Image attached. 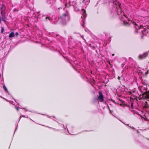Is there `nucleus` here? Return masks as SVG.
I'll list each match as a JSON object with an SVG mask.
<instances>
[{
    "mask_svg": "<svg viewBox=\"0 0 149 149\" xmlns=\"http://www.w3.org/2000/svg\"><path fill=\"white\" fill-rule=\"evenodd\" d=\"M148 55V53H145L143 54V55H140L139 56V58L140 59H142L145 58Z\"/></svg>",
    "mask_w": 149,
    "mask_h": 149,
    "instance_id": "f03ea898",
    "label": "nucleus"
},
{
    "mask_svg": "<svg viewBox=\"0 0 149 149\" xmlns=\"http://www.w3.org/2000/svg\"><path fill=\"white\" fill-rule=\"evenodd\" d=\"M143 26H142V27L141 28V29L140 30V32L141 31L142 32V33L144 35L145 34V32H146V30L144 29H143Z\"/></svg>",
    "mask_w": 149,
    "mask_h": 149,
    "instance_id": "39448f33",
    "label": "nucleus"
},
{
    "mask_svg": "<svg viewBox=\"0 0 149 149\" xmlns=\"http://www.w3.org/2000/svg\"><path fill=\"white\" fill-rule=\"evenodd\" d=\"M15 34H16V36H18L19 35V34L18 32H16L15 33Z\"/></svg>",
    "mask_w": 149,
    "mask_h": 149,
    "instance_id": "9b49d317",
    "label": "nucleus"
},
{
    "mask_svg": "<svg viewBox=\"0 0 149 149\" xmlns=\"http://www.w3.org/2000/svg\"><path fill=\"white\" fill-rule=\"evenodd\" d=\"M142 26L141 25H139L137 24H136L134 26V27L135 28L139 31V32H140V29H141Z\"/></svg>",
    "mask_w": 149,
    "mask_h": 149,
    "instance_id": "7ed1b4c3",
    "label": "nucleus"
},
{
    "mask_svg": "<svg viewBox=\"0 0 149 149\" xmlns=\"http://www.w3.org/2000/svg\"><path fill=\"white\" fill-rule=\"evenodd\" d=\"M15 108H16L17 109V111H18V108H17V107H16Z\"/></svg>",
    "mask_w": 149,
    "mask_h": 149,
    "instance_id": "f8f14e48",
    "label": "nucleus"
},
{
    "mask_svg": "<svg viewBox=\"0 0 149 149\" xmlns=\"http://www.w3.org/2000/svg\"><path fill=\"white\" fill-rule=\"evenodd\" d=\"M14 37V32H11L9 35V38H11Z\"/></svg>",
    "mask_w": 149,
    "mask_h": 149,
    "instance_id": "20e7f679",
    "label": "nucleus"
},
{
    "mask_svg": "<svg viewBox=\"0 0 149 149\" xmlns=\"http://www.w3.org/2000/svg\"><path fill=\"white\" fill-rule=\"evenodd\" d=\"M148 97L149 98V95H148Z\"/></svg>",
    "mask_w": 149,
    "mask_h": 149,
    "instance_id": "f3484780",
    "label": "nucleus"
},
{
    "mask_svg": "<svg viewBox=\"0 0 149 149\" xmlns=\"http://www.w3.org/2000/svg\"><path fill=\"white\" fill-rule=\"evenodd\" d=\"M4 31V29L3 27H2L1 29V33H3Z\"/></svg>",
    "mask_w": 149,
    "mask_h": 149,
    "instance_id": "1a4fd4ad",
    "label": "nucleus"
},
{
    "mask_svg": "<svg viewBox=\"0 0 149 149\" xmlns=\"http://www.w3.org/2000/svg\"><path fill=\"white\" fill-rule=\"evenodd\" d=\"M112 55V56H114V54H113Z\"/></svg>",
    "mask_w": 149,
    "mask_h": 149,
    "instance_id": "a211bd4d",
    "label": "nucleus"
},
{
    "mask_svg": "<svg viewBox=\"0 0 149 149\" xmlns=\"http://www.w3.org/2000/svg\"><path fill=\"white\" fill-rule=\"evenodd\" d=\"M124 23H125V21H124Z\"/></svg>",
    "mask_w": 149,
    "mask_h": 149,
    "instance_id": "6ab92c4d",
    "label": "nucleus"
},
{
    "mask_svg": "<svg viewBox=\"0 0 149 149\" xmlns=\"http://www.w3.org/2000/svg\"><path fill=\"white\" fill-rule=\"evenodd\" d=\"M148 29H149V26H148Z\"/></svg>",
    "mask_w": 149,
    "mask_h": 149,
    "instance_id": "4468645a",
    "label": "nucleus"
},
{
    "mask_svg": "<svg viewBox=\"0 0 149 149\" xmlns=\"http://www.w3.org/2000/svg\"><path fill=\"white\" fill-rule=\"evenodd\" d=\"M133 105V104L132 103L131 104V106H132Z\"/></svg>",
    "mask_w": 149,
    "mask_h": 149,
    "instance_id": "2eb2a0df",
    "label": "nucleus"
},
{
    "mask_svg": "<svg viewBox=\"0 0 149 149\" xmlns=\"http://www.w3.org/2000/svg\"><path fill=\"white\" fill-rule=\"evenodd\" d=\"M84 11L85 12V10H84Z\"/></svg>",
    "mask_w": 149,
    "mask_h": 149,
    "instance_id": "412c9836",
    "label": "nucleus"
},
{
    "mask_svg": "<svg viewBox=\"0 0 149 149\" xmlns=\"http://www.w3.org/2000/svg\"><path fill=\"white\" fill-rule=\"evenodd\" d=\"M118 79H120V77H118Z\"/></svg>",
    "mask_w": 149,
    "mask_h": 149,
    "instance_id": "dca6fc26",
    "label": "nucleus"
},
{
    "mask_svg": "<svg viewBox=\"0 0 149 149\" xmlns=\"http://www.w3.org/2000/svg\"><path fill=\"white\" fill-rule=\"evenodd\" d=\"M0 8L3 11L4 10L6 9V7L3 5H2L1 7Z\"/></svg>",
    "mask_w": 149,
    "mask_h": 149,
    "instance_id": "423d86ee",
    "label": "nucleus"
},
{
    "mask_svg": "<svg viewBox=\"0 0 149 149\" xmlns=\"http://www.w3.org/2000/svg\"><path fill=\"white\" fill-rule=\"evenodd\" d=\"M149 71V70H147L146 72H145V74L146 75L147 74H148V71Z\"/></svg>",
    "mask_w": 149,
    "mask_h": 149,
    "instance_id": "9d476101",
    "label": "nucleus"
},
{
    "mask_svg": "<svg viewBox=\"0 0 149 149\" xmlns=\"http://www.w3.org/2000/svg\"><path fill=\"white\" fill-rule=\"evenodd\" d=\"M48 18H49V17H46V19H47Z\"/></svg>",
    "mask_w": 149,
    "mask_h": 149,
    "instance_id": "ddd939ff",
    "label": "nucleus"
},
{
    "mask_svg": "<svg viewBox=\"0 0 149 149\" xmlns=\"http://www.w3.org/2000/svg\"><path fill=\"white\" fill-rule=\"evenodd\" d=\"M47 127H49L48 126H47ZM49 128H50V127H49ZM50 128H51V127H50Z\"/></svg>",
    "mask_w": 149,
    "mask_h": 149,
    "instance_id": "aec40b11",
    "label": "nucleus"
},
{
    "mask_svg": "<svg viewBox=\"0 0 149 149\" xmlns=\"http://www.w3.org/2000/svg\"><path fill=\"white\" fill-rule=\"evenodd\" d=\"M68 17V16L66 15L65 14H64L62 16L60 17V18L61 19H62V18H63V17H64V19H65V18L66 17Z\"/></svg>",
    "mask_w": 149,
    "mask_h": 149,
    "instance_id": "0eeeda50",
    "label": "nucleus"
},
{
    "mask_svg": "<svg viewBox=\"0 0 149 149\" xmlns=\"http://www.w3.org/2000/svg\"><path fill=\"white\" fill-rule=\"evenodd\" d=\"M99 95L98 97V99L100 102H102L103 100V97L101 92L99 93Z\"/></svg>",
    "mask_w": 149,
    "mask_h": 149,
    "instance_id": "f257e3e1",
    "label": "nucleus"
},
{
    "mask_svg": "<svg viewBox=\"0 0 149 149\" xmlns=\"http://www.w3.org/2000/svg\"><path fill=\"white\" fill-rule=\"evenodd\" d=\"M3 87L4 89L8 93V89L6 87L5 85H4L3 86Z\"/></svg>",
    "mask_w": 149,
    "mask_h": 149,
    "instance_id": "6e6552de",
    "label": "nucleus"
}]
</instances>
